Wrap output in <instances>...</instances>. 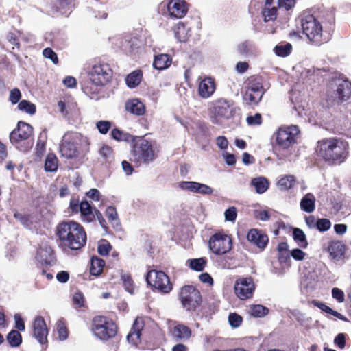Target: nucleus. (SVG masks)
I'll list each match as a JSON object with an SVG mask.
<instances>
[{
	"label": "nucleus",
	"instance_id": "c85d7f7f",
	"mask_svg": "<svg viewBox=\"0 0 351 351\" xmlns=\"http://www.w3.org/2000/svg\"><path fill=\"white\" fill-rule=\"evenodd\" d=\"M105 266V261L97 256H93L90 259V274L96 277L99 276L103 271Z\"/></svg>",
	"mask_w": 351,
	"mask_h": 351
},
{
	"label": "nucleus",
	"instance_id": "774afa93",
	"mask_svg": "<svg viewBox=\"0 0 351 351\" xmlns=\"http://www.w3.org/2000/svg\"><path fill=\"white\" fill-rule=\"evenodd\" d=\"M247 122L250 125H261L262 123V116L260 113H256L254 116L247 117Z\"/></svg>",
	"mask_w": 351,
	"mask_h": 351
},
{
	"label": "nucleus",
	"instance_id": "f704fd0d",
	"mask_svg": "<svg viewBox=\"0 0 351 351\" xmlns=\"http://www.w3.org/2000/svg\"><path fill=\"white\" fill-rule=\"evenodd\" d=\"M99 154L102 158L103 161L106 164L110 165L114 160L113 149L108 145H102L99 149Z\"/></svg>",
	"mask_w": 351,
	"mask_h": 351
},
{
	"label": "nucleus",
	"instance_id": "39448f33",
	"mask_svg": "<svg viewBox=\"0 0 351 351\" xmlns=\"http://www.w3.org/2000/svg\"><path fill=\"white\" fill-rule=\"evenodd\" d=\"M90 330L97 338L108 341L117 335L118 326L111 318L96 315L91 320Z\"/></svg>",
	"mask_w": 351,
	"mask_h": 351
},
{
	"label": "nucleus",
	"instance_id": "58836bf2",
	"mask_svg": "<svg viewBox=\"0 0 351 351\" xmlns=\"http://www.w3.org/2000/svg\"><path fill=\"white\" fill-rule=\"evenodd\" d=\"M6 340L9 345L12 347H19L23 341L22 335L16 330H12L6 336Z\"/></svg>",
	"mask_w": 351,
	"mask_h": 351
},
{
	"label": "nucleus",
	"instance_id": "4468645a",
	"mask_svg": "<svg viewBox=\"0 0 351 351\" xmlns=\"http://www.w3.org/2000/svg\"><path fill=\"white\" fill-rule=\"evenodd\" d=\"M296 126L280 128L276 132V144L282 149H288L296 143Z\"/></svg>",
	"mask_w": 351,
	"mask_h": 351
},
{
	"label": "nucleus",
	"instance_id": "4d7b16f0",
	"mask_svg": "<svg viewBox=\"0 0 351 351\" xmlns=\"http://www.w3.org/2000/svg\"><path fill=\"white\" fill-rule=\"evenodd\" d=\"M43 55L45 58L50 59L54 64L59 63V59L56 53L50 47L43 49Z\"/></svg>",
	"mask_w": 351,
	"mask_h": 351
},
{
	"label": "nucleus",
	"instance_id": "5701e85b",
	"mask_svg": "<svg viewBox=\"0 0 351 351\" xmlns=\"http://www.w3.org/2000/svg\"><path fill=\"white\" fill-rule=\"evenodd\" d=\"M169 332L176 341H187L192 335L191 329L183 324H176L170 329Z\"/></svg>",
	"mask_w": 351,
	"mask_h": 351
},
{
	"label": "nucleus",
	"instance_id": "a211bd4d",
	"mask_svg": "<svg viewBox=\"0 0 351 351\" xmlns=\"http://www.w3.org/2000/svg\"><path fill=\"white\" fill-rule=\"evenodd\" d=\"M167 11L171 18H183L188 12V5L184 0H170Z\"/></svg>",
	"mask_w": 351,
	"mask_h": 351
},
{
	"label": "nucleus",
	"instance_id": "393cba45",
	"mask_svg": "<svg viewBox=\"0 0 351 351\" xmlns=\"http://www.w3.org/2000/svg\"><path fill=\"white\" fill-rule=\"evenodd\" d=\"M61 156L66 159H73L78 157L79 152L73 142L63 141L60 145Z\"/></svg>",
	"mask_w": 351,
	"mask_h": 351
},
{
	"label": "nucleus",
	"instance_id": "9d476101",
	"mask_svg": "<svg viewBox=\"0 0 351 351\" xmlns=\"http://www.w3.org/2000/svg\"><path fill=\"white\" fill-rule=\"evenodd\" d=\"M265 93L262 77L252 75L246 81V90L243 99L249 105H257Z\"/></svg>",
	"mask_w": 351,
	"mask_h": 351
},
{
	"label": "nucleus",
	"instance_id": "412c9836",
	"mask_svg": "<svg viewBox=\"0 0 351 351\" xmlns=\"http://www.w3.org/2000/svg\"><path fill=\"white\" fill-rule=\"evenodd\" d=\"M216 90V83L214 78L205 77L199 83L198 95L202 99L210 97Z\"/></svg>",
	"mask_w": 351,
	"mask_h": 351
},
{
	"label": "nucleus",
	"instance_id": "6e6552de",
	"mask_svg": "<svg viewBox=\"0 0 351 351\" xmlns=\"http://www.w3.org/2000/svg\"><path fill=\"white\" fill-rule=\"evenodd\" d=\"M178 296L183 308L188 311H195L202 302L199 290L193 285L181 287Z\"/></svg>",
	"mask_w": 351,
	"mask_h": 351
},
{
	"label": "nucleus",
	"instance_id": "f03ea898",
	"mask_svg": "<svg viewBox=\"0 0 351 351\" xmlns=\"http://www.w3.org/2000/svg\"><path fill=\"white\" fill-rule=\"evenodd\" d=\"M316 152L326 164L341 165L349 156V144L340 138H326L317 142Z\"/></svg>",
	"mask_w": 351,
	"mask_h": 351
},
{
	"label": "nucleus",
	"instance_id": "13d9d810",
	"mask_svg": "<svg viewBox=\"0 0 351 351\" xmlns=\"http://www.w3.org/2000/svg\"><path fill=\"white\" fill-rule=\"evenodd\" d=\"M112 123L109 121L101 120L96 123V128L102 134H106L111 128Z\"/></svg>",
	"mask_w": 351,
	"mask_h": 351
},
{
	"label": "nucleus",
	"instance_id": "f3484780",
	"mask_svg": "<svg viewBox=\"0 0 351 351\" xmlns=\"http://www.w3.org/2000/svg\"><path fill=\"white\" fill-rule=\"evenodd\" d=\"M33 335L40 344L47 343L48 329L42 316H37L34 320Z\"/></svg>",
	"mask_w": 351,
	"mask_h": 351
},
{
	"label": "nucleus",
	"instance_id": "5fc2aeb1",
	"mask_svg": "<svg viewBox=\"0 0 351 351\" xmlns=\"http://www.w3.org/2000/svg\"><path fill=\"white\" fill-rule=\"evenodd\" d=\"M57 331L60 340L63 341L68 338L69 330L64 322H59L57 324Z\"/></svg>",
	"mask_w": 351,
	"mask_h": 351
},
{
	"label": "nucleus",
	"instance_id": "de8ad7c7",
	"mask_svg": "<svg viewBox=\"0 0 351 351\" xmlns=\"http://www.w3.org/2000/svg\"><path fill=\"white\" fill-rule=\"evenodd\" d=\"M121 280L125 289L131 294L134 293V285L131 274L129 273L123 274Z\"/></svg>",
	"mask_w": 351,
	"mask_h": 351
},
{
	"label": "nucleus",
	"instance_id": "8fccbe9b",
	"mask_svg": "<svg viewBox=\"0 0 351 351\" xmlns=\"http://www.w3.org/2000/svg\"><path fill=\"white\" fill-rule=\"evenodd\" d=\"M18 108L31 115L36 112V106L27 100H22L18 104Z\"/></svg>",
	"mask_w": 351,
	"mask_h": 351
},
{
	"label": "nucleus",
	"instance_id": "1a4fd4ad",
	"mask_svg": "<svg viewBox=\"0 0 351 351\" xmlns=\"http://www.w3.org/2000/svg\"><path fill=\"white\" fill-rule=\"evenodd\" d=\"M232 239L230 235L221 230L210 236L208 240L209 250L215 255H226L232 248Z\"/></svg>",
	"mask_w": 351,
	"mask_h": 351
},
{
	"label": "nucleus",
	"instance_id": "49530a36",
	"mask_svg": "<svg viewBox=\"0 0 351 351\" xmlns=\"http://www.w3.org/2000/svg\"><path fill=\"white\" fill-rule=\"evenodd\" d=\"M189 267L197 271H202L204 269L207 261L205 258L189 259L187 261Z\"/></svg>",
	"mask_w": 351,
	"mask_h": 351
},
{
	"label": "nucleus",
	"instance_id": "ddd939ff",
	"mask_svg": "<svg viewBox=\"0 0 351 351\" xmlns=\"http://www.w3.org/2000/svg\"><path fill=\"white\" fill-rule=\"evenodd\" d=\"M146 281L148 285L162 293H169L173 289L169 276L162 271H149L146 275Z\"/></svg>",
	"mask_w": 351,
	"mask_h": 351
},
{
	"label": "nucleus",
	"instance_id": "bb28decb",
	"mask_svg": "<svg viewBox=\"0 0 351 351\" xmlns=\"http://www.w3.org/2000/svg\"><path fill=\"white\" fill-rule=\"evenodd\" d=\"M126 111L136 116L143 115L145 112V106L138 99H129L125 102Z\"/></svg>",
	"mask_w": 351,
	"mask_h": 351
},
{
	"label": "nucleus",
	"instance_id": "2f4dec72",
	"mask_svg": "<svg viewBox=\"0 0 351 351\" xmlns=\"http://www.w3.org/2000/svg\"><path fill=\"white\" fill-rule=\"evenodd\" d=\"M143 79V72L141 70H135L128 74L125 77V82L127 86L133 88L138 86L141 82Z\"/></svg>",
	"mask_w": 351,
	"mask_h": 351
},
{
	"label": "nucleus",
	"instance_id": "4c0bfd02",
	"mask_svg": "<svg viewBox=\"0 0 351 351\" xmlns=\"http://www.w3.org/2000/svg\"><path fill=\"white\" fill-rule=\"evenodd\" d=\"M293 238L300 247H307L308 243L306 240V234L302 230L295 228L293 230Z\"/></svg>",
	"mask_w": 351,
	"mask_h": 351
},
{
	"label": "nucleus",
	"instance_id": "2eb2a0df",
	"mask_svg": "<svg viewBox=\"0 0 351 351\" xmlns=\"http://www.w3.org/2000/svg\"><path fill=\"white\" fill-rule=\"evenodd\" d=\"M234 290L235 295L240 300H247L253 296L255 285L252 277H243L238 278L234 283Z\"/></svg>",
	"mask_w": 351,
	"mask_h": 351
},
{
	"label": "nucleus",
	"instance_id": "0eeeda50",
	"mask_svg": "<svg viewBox=\"0 0 351 351\" xmlns=\"http://www.w3.org/2000/svg\"><path fill=\"white\" fill-rule=\"evenodd\" d=\"M330 97L333 101L342 104L351 99V82L342 77H332L329 82Z\"/></svg>",
	"mask_w": 351,
	"mask_h": 351
},
{
	"label": "nucleus",
	"instance_id": "338daca9",
	"mask_svg": "<svg viewBox=\"0 0 351 351\" xmlns=\"http://www.w3.org/2000/svg\"><path fill=\"white\" fill-rule=\"evenodd\" d=\"M21 97V93L19 88H15L10 91L9 99L13 104L18 103Z\"/></svg>",
	"mask_w": 351,
	"mask_h": 351
},
{
	"label": "nucleus",
	"instance_id": "473e14b6",
	"mask_svg": "<svg viewBox=\"0 0 351 351\" xmlns=\"http://www.w3.org/2000/svg\"><path fill=\"white\" fill-rule=\"evenodd\" d=\"M315 198L312 193H307L300 201V208L303 211L312 213L315 208Z\"/></svg>",
	"mask_w": 351,
	"mask_h": 351
},
{
	"label": "nucleus",
	"instance_id": "dca6fc26",
	"mask_svg": "<svg viewBox=\"0 0 351 351\" xmlns=\"http://www.w3.org/2000/svg\"><path fill=\"white\" fill-rule=\"evenodd\" d=\"M246 239L250 244L263 252L269 243V237L262 230L251 228L248 230Z\"/></svg>",
	"mask_w": 351,
	"mask_h": 351
},
{
	"label": "nucleus",
	"instance_id": "09e8293b",
	"mask_svg": "<svg viewBox=\"0 0 351 351\" xmlns=\"http://www.w3.org/2000/svg\"><path fill=\"white\" fill-rule=\"evenodd\" d=\"M254 46L249 40H245L238 45L239 52L243 56L252 54L254 51Z\"/></svg>",
	"mask_w": 351,
	"mask_h": 351
},
{
	"label": "nucleus",
	"instance_id": "f8f14e48",
	"mask_svg": "<svg viewBox=\"0 0 351 351\" xmlns=\"http://www.w3.org/2000/svg\"><path fill=\"white\" fill-rule=\"evenodd\" d=\"M132 156L131 160L140 163H149L156 158L152 145L146 139H141L134 144Z\"/></svg>",
	"mask_w": 351,
	"mask_h": 351
},
{
	"label": "nucleus",
	"instance_id": "69168bd1",
	"mask_svg": "<svg viewBox=\"0 0 351 351\" xmlns=\"http://www.w3.org/2000/svg\"><path fill=\"white\" fill-rule=\"evenodd\" d=\"M221 265L225 269H233L235 266L234 258L233 256H226L224 259L221 261Z\"/></svg>",
	"mask_w": 351,
	"mask_h": 351
},
{
	"label": "nucleus",
	"instance_id": "423d86ee",
	"mask_svg": "<svg viewBox=\"0 0 351 351\" xmlns=\"http://www.w3.org/2000/svg\"><path fill=\"white\" fill-rule=\"evenodd\" d=\"M33 128L23 121H19L17 128L10 134V141L19 150L27 152L33 145Z\"/></svg>",
	"mask_w": 351,
	"mask_h": 351
},
{
	"label": "nucleus",
	"instance_id": "aec40b11",
	"mask_svg": "<svg viewBox=\"0 0 351 351\" xmlns=\"http://www.w3.org/2000/svg\"><path fill=\"white\" fill-rule=\"evenodd\" d=\"M324 250L329 254L332 259L339 261L344 256L346 245L341 241L332 240L328 243Z\"/></svg>",
	"mask_w": 351,
	"mask_h": 351
},
{
	"label": "nucleus",
	"instance_id": "6ab92c4d",
	"mask_svg": "<svg viewBox=\"0 0 351 351\" xmlns=\"http://www.w3.org/2000/svg\"><path fill=\"white\" fill-rule=\"evenodd\" d=\"M145 45V40L141 36H132L126 40L123 45V50L129 56L138 54Z\"/></svg>",
	"mask_w": 351,
	"mask_h": 351
},
{
	"label": "nucleus",
	"instance_id": "72a5a7b5",
	"mask_svg": "<svg viewBox=\"0 0 351 351\" xmlns=\"http://www.w3.org/2000/svg\"><path fill=\"white\" fill-rule=\"evenodd\" d=\"M311 302L315 306L319 308L322 311L332 315L342 321L348 322V319L346 316L333 310L330 307L328 306L326 304L316 300H313Z\"/></svg>",
	"mask_w": 351,
	"mask_h": 351
},
{
	"label": "nucleus",
	"instance_id": "79ce46f5",
	"mask_svg": "<svg viewBox=\"0 0 351 351\" xmlns=\"http://www.w3.org/2000/svg\"><path fill=\"white\" fill-rule=\"evenodd\" d=\"M38 253L42 258V261L45 262L46 264L50 265L55 260L54 252L50 247L40 248Z\"/></svg>",
	"mask_w": 351,
	"mask_h": 351
},
{
	"label": "nucleus",
	"instance_id": "052dcab7",
	"mask_svg": "<svg viewBox=\"0 0 351 351\" xmlns=\"http://www.w3.org/2000/svg\"><path fill=\"white\" fill-rule=\"evenodd\" d=\"M14 217L23 226H29L30 223L29 215L23 214L19 212H15L14 213Z\"/></svg>",
	"mask_w": 351,
	"mask_h": 351
},
{
	"label": "nucleus",
	"instance_id": "bf43d9fd",
	"mask_svg": "<svg viewBox=\"0 0 351 351\" xmlns=\"http://www.w3.org/2000/svg\"><path fill=\"white\" fill-rule=\"evenodd\" d=\"M290 252H278V261L280 265H284L287 267L291 266V258Z\"/></svg>",
	"mask_w": 351,
	"mask_h": 351
},
{
	"label": "nucleus",
	"instance_id": "7ed1b4c3",
	"mask_svg": "<svg viewBox=\"0 0 351 351\" xmlns=\"http://www.w3.org/2000/svg\"><path fill=\"white\" fill-rule=\"evenodd\" d=\"M301 26L304 34L309 41L319 46L331 39L334 21L330 23L328 27L324 29L321 23L313 15L308 14L302 19Z\"/></svg>",
	"mask_w": 351,
	"mask_h": 351
},
{
	"label": "nucleus",
	"instance_id": "e433bc0d",
	"mask_svg": "<svg viewBox=\"0 0 351 351\" xmlns=\"http://www.w3.org/2000/svg\"><path fill=\"white\" fill-rule=\"evenodd\" d=\"M73 305L77 310L84 311L87 308L86 299L82 291L75 292L72 297Z\"/></svg>",
	"mask_w": 351,
	"mask_h": 351
},
{
	"label": "nucleus",
	"instance_id": "864d4df0",
	"mask_svg": "<svg viewBox=\"0 0 351 351\" xmlns=\"http://www.w3.org/2000/svg\"><path fill=\"white\" fill-rule=\"evenodd\" d=\"M111 249L112 245L108 241L102 239L99 243L97 251L100 255L106 256L109 254Z\"/></svg>",
	"mask_w": 351,
	"mask_h": 351
},
{
	"label": "nucleus",
	"instance_id": "a19ab883",
	"mask_svg": "<svg viewBox=\"0 0 351 351\" xmlns=\"http://www.w3.org/2000/svg\"><path fill=\"white\" fill-rule=\"evenodd\" d=\"M252 184L255 187L256 192L259 194L265 193L269 188L268 180L263 177L253 179Z\"/></svg>",
	"mask_w": 351,
	"mask_h": 351
},
{
	"label": "nucleus",
	"instance_id": "c756f323",
	"mask_svg": "<svg viewBox=\"0 0 351 351\" xmlns=\"http://www.w3.org/2000/svg\"><path fill=\"white\" fill-rule=\"evenodd\" d=\"M246 311L249 315L260 318L269 313V308L261 304H252L247 306Z\"/></svg>",
	"mask_w": 351,
	"mask_h": 351
},
{
	"label": "nucleus",
	"instance_id": "20e7f679",
	"mask_svg": "<svg viewBox=\"0 0 351 351\" xmlns=\"http://www.w3.org/2000/svg\"><path fill=\"white\" fill-rule=\"evenodd\" d=\"M239 110L232 100L219 98L211 102L208 108V114L214 124L221 123L223 121L233 119Z\"/></svg>",
	"mask_w": 351,
	"mask_h": 351
},
{
	"label": "nucleus",
	"instance_id": "37998d69",
	"mask_svg": "<svg viewBox=\"0 0 351 351\" xmlns=\"http://www.w3.org/2000/svg\"><path fill=\"white\" fill-rule=\"evenodd\" d=\"M274 51L278 56L287 57L291 53L292 45L289 43H280L274 47Z\"/></svg>",
	"mask_w": 351,
	"mask_h": 351
},
{
	"label": "nucleus",
	"instance_id": "c03bdc74",
	"mask_svg": "<svg viewBox=\"0 0 351 351\" xmlns=\"http://www.w3.org/2000/svg\"><path fill=\"white\" fill-rule=\"evenodd\" d=\"M295 182L293 176H285L278 182V186L282 191H287L292 188Z\"/></svg>",
	"mask_w": 351,
	"mask_h": 351
},
{
	"label": "nucleus",
	"instance_id": "603ef678",
	"mask_svg": "<svg viewBox=\"0 0 351 351\" xmlns=\"http://www.w3.org/2000/svg\"><path fill=\"white\" fill-rule=\"evenodd\" d=\"M228 322L232 328L239 327L243 322V317L237 313H230L228 315Z\"/></svg>",
	"mask_w": 351,
	"mask_h": 351
},
{
	"label": "nucleus",
	"instance_id": "6e6d98bb",
	"mask_svg": "<svg viewBox=\"0 0 351 351\" xmlns=\"http://www.w3.org/2000/svg\"><path fill=\"white\" fill-rule=\"evenodd\" d=\"M316 229L319 232H326L331 228V222L326 218L317 219Z\"/></svg>",
	"mask_w": 351,
	"mask_h": 351
},
{
	"label": "nucleus",
	"instance_id": "b1692460",
	"mask_svg": "<svg viewBox=\"0 0 351 351\" xmlns=\"http://www.w3.org/2000/svg\"><path fill=\"white\" fill-rule=\"evenodd\" d=\"M144 326L143 319L138 318L135 319L130 332L127 335V339L130 343L137 346L141 342V332Z\"/></svg>",
	"mask_w": 351,
	"mask_h": 351
},
{
	"label": "nucleus",
	"instance_id": "c9c22d12",
	"mask_svg": "<svg viewBox=\"0 0 351 351\" xmlns=\"http://www.w3.org/2000/svg\"><path fill=\"white\" fill-rule=\"evenodd\" d=\"M110 136L115 141H125L130 142L133 141L134 136L129 133L124 132L119 128H114L110 132Z\"/></svg>",
	"mask_w": 351,
	"mask_h": 351
},
{
	"label": "nucleus",
	"instance_id": "ea45409f",
	"mask_svg": "<svg viewBox=\"0 0 351 351\" xmlns=\"http://www.w3.org/2000/svg\"><path fill=\"white\" fill-rule=\"evenodd\" d=\"M58 167V160L56 156L50 153L48 154L45 162V170L47 172L56 171Z\"/></svg>",
	"mask_w": 351,
	"mask_h": 351
},
{
	"label": "nucleus",
	"instance_id": "0e129e2a",
	"mask_svg": "<svg viewBox=\"0 0 351 351\" xmlns=\"http://www.w3.org/2000/svg\"><path fill=\"white\" fill-rule=\"evenodd\" d=\"M6 39L10 44L13 45L16 48H20L21 43L19 41V38L14 32H9L6 35Z\"/></svg>",
	"mask_w": 351,
	"mask_h": 351
},
{
	"label": "nucleus",
	"instance_id": "680f3d73",
	"mask_svg": "<svg viewBox=\"0 0 351 351\" xmlns=\"http://www.w3.org/2000/svg\"><path fill=\"white\" fill-rule=\"evenodd\" d=\"M226 221L234 222L237 217V210L234 206H232L226 210L224 213Z\"/></svg>",
	"mask_w": 351,
	"mask_h": 351
},
{
	"label": "nucleus",
	"instance_id": "e2e57ef3",
	"mask_svg": "<svg viewBox=\"0 0 351 351\" xmlns=\"http://www.w3.org/2000/svg\"><path fill=\"white\" fill-rule=\"evenodd\" d=\"M14 328L19 331H24L25 330V325L24 320L21 315L19 313H16L14 316Z\"/></svg>",
	"mask_w": 351,
	"mask_h": 351
},
{
	"label": "nucleus",
	"instance_id": "cd10ccee",
	"mask_svg": "<svg viewBox=\"0 0 351 351\" xmlns=\"http://www.w3.org/2000/svg\"><path fill=\"white\" fill-rule=\"evenodd\" d=\"M175 37L180 42H186L191 36V29L186 24L179 22L173 27Z\"/></svg>",
	"mask_w": 351,
	"mask_h": 351
},
{
	"label": "nucleus",
	"instance_id": "a878e982",
	"mask_svg": "<svg viewBox=\"0 0 351 351\" xmlns=\"http://www.w3.org/2000/svg\"><path fill=\"white\" fill-rule=\"evenodd\" d=\"M80 215L84 222L90 223L95 220V209L86 200L81 202Z\"/></svg>",
	"mask_w": 351,
	"mask_h": 351
},
{
	"label": "nucleus",
	"instance_id": "f257e3e1",
	"mask_svg": "<svg viewBox=\"0 0 351 351\" xmlns=\"http://www.w3.org/2000/svg\"><path fill=\"white\" fill-rule=\"evenodd\" d=\"M56 234L58 246L65 252L80 250L86 244L87 235L84 227L74 221L59 223Z\"/></svg>",
	"mask_w": 351,
	"mask_h": 351
},
{
	"label": "nucleus",
	"instance_id": "7c9ffc66",
	"mask_svg": "<svg viewBox=\"0 0 351 351\" xmlns=\"http://www.w3.org/2000/svg\"><path fill=\"white\" fill-rule=\"evenodd\" d=\"M171 64L170 56L165 53L158 54L155 56L153 66L158 70H163L169 67Z\"/></svg>",
	"mask_w": 351,
	"mask_h": 351
},
{
	"label": "nucleus",
	"instance_id": "9b49d317",
	"mask_svg": "<svg viewBox=\"0 0 351 351\" xmlns=\"http://www.w3.org/2000/svg\"><path fill=\"white\" fill-rule=\"evenodd\" d=\"M113 71L110 65L104 61L96 62L89 73L90 80L96 86H104L108 84L112 77Z\"/></svg>",
	"mask_w": 351,
	"mask_h": 351
},
{
	"label": "nucleus",
	"instance_id": "3c124183",
	"mask_svg": "<svg viewBox=\"0 0 351 351\" xmlns=\"http://www.w3.org/2000/svg\"><path fill=\"white\" fill-rule=\"evenodd\" d=\"M277 8L276 6H271V8L267 6L263 11V16L265 22L274 21L277 16Z\"/></svg>",
	"mask_w": 351,
	"mask_h": 351
},
{
	"label": "nucleus",
	"instance_id": "a18cd8bd",
	"mask_svg": "<svg viewBox=\"0 0 351 351\" xmlns=\"http://www.w3.org/2000/svg\"><path fill=\"white\" fill-rule=\"evenodd\" d=\"M105 215L108 221L112 223L114 227L120 225L118 213L115 207L112 206H108L106 209Z\"/></svg>",
	"mask_w": 351,
	"mask_h": 351
},
{
	"label": "nucleus",
	"instance_id": "4be33fe9",
	"mask_svg": "<svg viewBox=\"0 0 351 351\" xmlns=\"http://www.w3.org/2000/svg\"><path fill=\"white\" fill-rule=\"evenodd\" d=\"M179 187L183 190L203 195H210L213 193L212 188L208 185L193 181L180 182Z\"/></svg>",
	"mask_w": 351,
	"mask_h": 351
}]
</instances>
